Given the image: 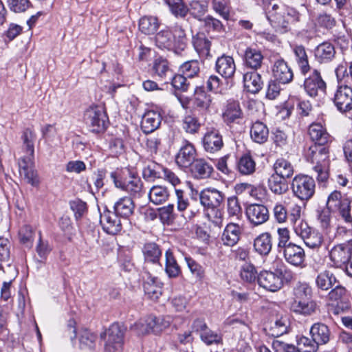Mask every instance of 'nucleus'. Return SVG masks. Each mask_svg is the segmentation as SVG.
Listing matches in <instances>:
<instances>
[{
	"instance_id": "ddd939ff",
	"label": "nucleus",
	"mask_w": 352,
	"mask_h": 352,
	"mask_svg": "<svg viewBox=\"0 0 352 352\" xmlns=\"http://www.w3.org/2000/svg\"><path fill=\"white\" fill-rule=\"evenodd\" d=\"M224 199V194L214 188H206L199 194L200 203L206 208H219Z\"/></svg>"
},
{
	"instance_id": "aec40b11",
	"label": "nucleus",
	"mask_w": 352,
	"mask_h": 352,
	"mask_svg": "<svg viewBox=\"0 0 352 352\" xmlns=\"http://www.w3.org/2000/svg\"><path fill=\"white\" fill-rule=\"evenodd\" d=\"M222 117L228 124L239 123L243 118V111L239 102L236 100H228L224 106Z\"/></svg>"
},
{
	"instance_id": "6e6552de",
	"label": "nucleus",
	"mask_w": 352,
	"mask_h": 352,
	"mask_svg": "<svg viewBox=\"0 0 352 352\" xmlns=\"http://www.w3.org/2000/svg\"><path fill=\"white\" fill-rule=\"evenodd\" d=\"M291 186L294 195L301 200H308L314 195L315 181L308 175H298L295 176Z\"/></svg>"
},
{
	"instance_id": "79ce46f5",
	"label": "nucleus",
	"mask_w": 352,
	"mask_h": 352,
	"mask_svg": "<svg viewBox=\"0 0 352 352\" xmlns=\"http://www.w3.org/2000/svg\"><path fill=\"white\" fill-rule=\"evenodd\" d=\"M155 316H149L144 318L140 319L134 324L132 329L139 335H144L153 331V327L156 325Z\"/></svg>"
},
{
	"instance_id": "e2e57ef3",
	"label": "nucleus",
	"mask_w": 352,
	"mask_h": 352,
	"mask_svg": "<svg viewBox=\"0 0 352 352\" xmlns=\"http://www.w3.org/2000/svg\"><path fill=\"white\" fill-rule=\"evenodd\" d=\"M287 321L285 318L277 319L271 327V335L274 337H278L287 332Z\"/></svg>"
},
{
	"instance_id": "a19ab883",
	"label": "nucleus",
	"mask_w": 352,
	"mask_h": 352,
	"mask_svg": "<svg viewBox=\"0 0 352 352\" xmlns=\"http://www.w3.org/2000/svg\"><path fill=\"white\" fill-rule=\"evenodd\" d=\"M142 252L145 261L152 263H158L162 255L160 247L155 243H146L142 248Z\"/></svg>"
},
{
	"instance_id": "f3484780",
	"label": "nucleus",
	"mask_w": 352,
	"mask_h": 352,
	"mask_svg": "<svg viewBox=\"0 0 352 352\" xmlns=\"http://www.w3.org/2000/svg\"><path fill=\"white\" fill-rule=\"evenodd\" d=\"M196 150L192 144L184 141L176 155V163L181 167L187 168L196 160Z\"/></svg>"
},
{
	"instance_id": "a18cd8bd",
	"label": "nucleus",
	"mask_w": 352,
	"mask_h": 352,
	"mask_svg": "<svg viewBox=\"0 0 352 352\" xmlns=\"http://www.w3.org/2000/svg\"><path fill=\"white\" fill-rule=\"evenodd\" d=\"M166 265L165 271L170 278H175L179 276L181 272L180 267L177 264L173 252L168 250L165 253Z\"/></svg>"
},
{
	"instance_id": "4d7b16f0",
	"label": "nucleus",
	"mask_w": 352,
	"mask_h": 352,
	"mask_svg": "<svg viewBox=\"0 0 352 352\" xmlns=\"http://www.w3.org/2000/svg\"><path fill=\"white\" fill-rule=\"evenodd\" d=\"M153 70L155 74L160 78H165L169 74H171V72L168 67V61L166 59L160 58H157L153 64Z\"/></svg>"
},
{
	"instance_id": "864d4df0",
	"label": "nucleus",
	"mask_w": 352,
	"mask_h": 352,
	"mask_svg": "<svg viewBox=\"0 0 352 352\" xmlns=\"http://www.w3.org/2000/svg\"><path fill=\"white\" fill-rule=\"evenodd\" d=\"M171 12L175 16L184 17L188 12V8L182 0H166Z\"/></svg>"
},
{
	"instance_id": "393cba45",
	"label": "nucleus",
	"mask_w": 352,
	"mask_h": 352,
	"mask_svg": "<svg viewBox=\"0 0 352 352\" xmlns=\"http://www.w3.org/2000/svg\"><path fill=\"white\" fill-rule=\"evenodd\" d=\"M308 134L314 144L325 145L330 141V135L320 122H313L308 129Z\"/></svg>"
},
{
	"instance_id": "13d9d810",
	"label": "nucleus",
	"mask_w": 352,
	"mask_h": 352,
	"mask_svg": "<svg viewBox=\"0 0 352 352\" xmlns=\"http://www.w3.org/2000/svg\"><path fill=\"white\" fill-rule=\"evenodd\" d=\"M227 210L230 217L239 219L241 215V208L236 197L232 196L228 198Z\"/></svg>"
},
{
	"instance_id": "5701e85b",
	"label": "nucleus",
	"mask_w": 352,
	"mask_h": 352,
	"mask_svg": "<svg viewBox=\"0 0 352 352\" xmlns=\"http://www.w3.org/2000/svg\"><path fill=\"white\" fill-rule=\"evenodd\" d=\"M100 223L103 230L109 234H116L122 229V223L118 216L107 211L100 216Z\"/></svg>"
},
{
	"instance_id": "58836bf2",
	"label": "nucleus",
	"mask_w": 352,
	"mask_h": 352,
	"mask_svg": "<svg viewBox=\"0 0 352 352\" xmlns=\"http://www.w3.org/2000/svg\"><path fill=\"white\" fill-rule=\"evenodd\" d=\"M315 282L318 289L327 291L336 283V278L330 271L324 270L318 274Z\"/></svg>"
},
{
	"instance_id": "423d86ee",
	"label": "nucleus",
	"mask_w": 352,
	"mask_h": 352,
	"mask_svg": "<svg viewBox=\"0 0 352 352\" xmlns=\"http://www.w3.org/2000/svg\"><path fill=\"white\" fill-rule=\"evenodd\" d=\"M326 206L332 212H338L345 223L352 226L351 199L343 197L340 191L334 190L329 194Z\"/></svg>"
},
{
	"instance_id": "bf43d9fd",
	"label": "nucleus",
	"mask_w": 352,
	"mask_h": 352,
	"mask_svg": "<svg viewBox=\"0 0 352 352\" xmlns=\"http://www.w3.org/2000/svg\"><path fill=\"white\" fill-rule=\"evenodd\" d=\"M180 71L188 78H192L199 72V63L197 60L186 62L180 67Z\"/></svg>"
},
{
	"instance_id": "09e8293b",
	"label": "nucleus",
	"mask_w": 352,
	"mask_h": 352,
	"mask_svg": "<svg viewBox=\"0 0 352 352\" xmlns=\"http://www.w3.org/2000/svg\"><path fill=\"white\" fill-rule=\"evenodd\" d=\"M175 43V52L184 50L187 45L188 38L184 30L180 26H175L172 29Z\"/></svg>"
},
{
	"instance_id": "f03ea898",
	"label": "nucleus",
	"mask_w": 352,
	"mask_h": 352,
	"mask_svg": "<svg viewBox=\"0 0 352 352\" xmlns=\"http://www.w3.org/2000/svg\"><path fill=\"white\" fill-rule=\"evenodd\" d=\"M311 288L307 283H298L294 288V299L291 304V311L304 316H311L318 308L316 301L309 300L311 296Z\"/></svg>"
},
{
	"instance_id": "774afa93",
	"label": "nucleus",
	"mask_w": 352,
	"mask_h": 352,
	"mask_svg": "<svg viewBox=\"0 0 352 352\" xmlns=\"http://www.w3.org/2000/svg\"><path fill=\"white\" fill-rule=\"evenodd\" d=\"M272 347L275 352H298V350L294 345L286 343L279 340H275L273 341Z\"/></svg>"
},
{
	"instance_id": "6ab92c4d",
	"label": "nucleus",
	"mask_w": 352,
	"mask_h": 352,
	"mask_svg": "<svg viewBox=\"0 0 352 352\" xmlns=\"http://www.w3.org/2000/svg\"><path fill=\"white\" fill-rule=\"evenodd\" d=\"M144 290L145 294L152 300H157L162 295V283L149 272H144L142 274Z\"/></svg>"
},
{
	"instance_id": "7c9ffc66",
	"label": "nucleus",
	"mask_w": 352,
	"mask_h": 352,
	"mask_svg": "<svg viewBox=\"0 0 352 352\" xmlns=\"http://www.w3.org/2000/svg\"><path fill=\"white\" fill-rule=\"evenodd\" d=\"M263 60V56L259 50L248 47L245 51L244 62L247 67L253 69H259Z\"/></svg>"
},
{
	"instance_id": "6e6d98bb",
	"label": "nucleus",
	"mask_w": 352,
	"mask_h": 352,
	"mask_svg": "<svg viewBox=\"0 0 352 352\" xmlns=\"http://www.w3.org/2000/svg\"><path fill=\"white\" fill-rule=\"evenodd\" d=\"M240 275L242 280L248 283L254 282L258 276L254 266L250 263H245L242 266Z\"/></svg>"
},
{
	"instance_id": "dca6fc26",
	"label": "nucleus",
	"mask_w": 352,
	"mask_h": 352,
	"mask_svg": "<svg viewBox=\"0 0 352 352\" xmlns=\"http://www.w3.org/2000/svg\"><path fill=\"white\" fill-rule=\"evenodd\" d=\"M258 283L263 288L270 292H276L283 286L281 278L272 272L263 271L258 276Z\"/></svg>"
},
{
	"instance_id": "37998d69",
	"label": "nucleus",
	"mask_w": 352,
	"mask_h": 352,
	"mask_svg": "<svg viewBox=\"0 0 352 352\" xmlns=\"http://www.w3.org/2000/svg\"><path fill=\"white\" fill-rule=\"evenodd\" d=\"M159 26L160 23L155 16H144L139 21V29L145 34H153Z\"/></svg>"
},
{
	"instance_id": "473e14b6",
	"label": "nucleus",
	"mask_w": 352,
	"mask_h": 352,
	"mask_svg": "<svg viewBox=\"0 0 352 352\" xmlns=\"http://www.w3.org/2000/svg\"><path fill=\"white\" fill-rule=\"evenodd\" d=\"M311 338L320 344L327 343L330 338V331L328 327L322 323H316L310 329Z\"/></svg>"
},
{
	"instance_id": "cd10ccee",
	"label": "nucleus",
	"mask_w": 352,
	"mask_h": 352,
	"mask_svg": "<svg viewBox=\"0 0 352 352\" xmlns=\"http://www.w3.org/2000/svg\"><path fill=\"white\" fill-rule=\"evenodd\" d=\"M155 42L160 49L175 51V43L172 30L166 29L159 32L155 36Z\"/></svg>"
},
{
	"instance_id": "de8ad7c7",
	"label": "nucleus",
	"mask_w": 352,
	"mask_h": 352,
	"mask_svg": "<svg viewBox=\"0 0 352 352\" xmlns=\"http://www.w3.org/2000/svg\"><path fill=\"white\" fill-rule=\"evenodd\" d=\"M237 168L242 175H251L255 171L256 163L252 156L244 155L239 159L237 163Z\"/></svg>"
},
{
	"instance_id": "72a5a7b5",
	"label": "nucleus",
	"mask_w": 352,
	"mask_h": 352,
	"mask_svg": "<svg viewBox=\"0 0 352 352\" xmlns=\"http://www.w3.org/2000/svg\"><path fill=\"white\" fill-rule=\"evenodd\" d=\"M191 166L192 173L198 179L209 177L213 170L212 166L204 159H197Z\"/></svg>"
},
{
	"instance_id": "603ef678",
	"label": "nucleus",
	"mask_w": 352,
	"mask_h": 352,
	"mask_svg": "<svg viewBox=\"0 0 352 352\" xmlns=\"http://www.w3.org/2000/svg\"><path fill=\"white\" fill-rule=\"evenodd\" d=\"M319 344L315 341L314 339H311L302 336L298 341V351L300 352H316L318 349Z\"/></svg>"
},
{
	"instance_id": "338daca9",
	"label": "nucleus",
	"mask_w": 352,
	"mask_h": 352,
	"mask_svg": "<svg viewBox=\"0 0 352 352\" xmlns=\"http://www.w3.org/2000/svg\"><path fill=\"white\" fill-rule=\"evenodd\" d=\"M199 336L201 341L207 345L218 344L221 340V336L208 327L204 331L201 332Z\"/></svg>"
},
{
	"instance_id": "1a4fd4ad",
	"label": "nucleus",
	"mask_w": 352,
	"mask_h": 352,
	"mask_svg": "<svg viewBox=\"0 0 352 352\" xmlns=\"http://www.w3.org/2000/svg\"><path fill=\"white\" fill-rule=\"evenodd\" d=\"M124 329L118 323L110 326L105 333V352H120L124 343Z\"/></svg>"
},
{
	"instance_id": "3c124183",
	"label": "nucleus",
	"mask_w": 352,
	"mask_h": 352,
	"mask_svg": "<svg viewBox=\"0 0 352 352\" xmlns=\"http://www.w3.org/2000/svg\"><path fill=\"white\" fill-rule=\"evenodd\" d=\"M208 10V3L205 1L192 0L190 3L188 11L195 18L200 19Z\"/></svg>"
},
{
	"instance_id": "0eeeda50",
	"label": "nucleus",
	"mask_w": 352,
	"mask_h": 352,
	"mask_svg": "<svg viewBox=\"0 0 352 352\" xmlns=\"http://www.w3.org/2000/svg\"><path fill=\"white\" fill-rule=\"evenodd\" d=\"M84 120L89 130L96 133L104 132L109 124L105 111L98 106L87 109L84 113Z\"/></svg>"
},
{
	"instance_id": "9b49d317",
	"label": "nucleus",
	"mask_w": 352,
	"mask_h": 352,
	"mask_svg": "<svg viewBox=\"0 0 352 352\" xmlns=\"http://www.w3.org/2000/svg\"><path fill=\"white\" fill-rule=\"evenodd\" d=\"M282 252L285 261L289 265L300 269L305 267V252L301 246L289 243Z\"/></svg>"
},
{
	"instance_id": "4468645a",
	"label": "nucleus",
	"mask_w": 352,
	"mask_h": 352,
	"mask_svg": "<svg viewBox=\"0 0 352 352\" xmlns=\"http://www.w3.org/2000/svg\"><path fill=\"white\" fill-rule=\"evenodd\" d=\"M333 102L340 112H347L352 109V89L346 85L338 88Z\"/></svg>"
},
{
	"instance_id": "20e7f679",
	"label": "nucleus",
	"mask_w": 352,
	"mask_h": 352,
	"mask_svg": "<svg viewBox=\"0 0 352 352\" xmlns=\"http://www.w3.org/2000/svg\"><path fill=\"white\" fill-rule=\"evenodd\" d=\"M22 154L18 159L19 173L28 183L36 186L39 179L34 166V144H22Z\"/></svg>"
},
{
	"instance_id": "8fccbe9b",
	"label": "nucleus",
	"mask_w": 352,
	"mask_h": 352,
	"mask_svg": "<svg viewBox=\"0 0 352 352\" xmlns=\"http://www.w3.org/2000/svg\"><path fill=\"white\" fill-rule=\"evenodd\" d=\"M302 241L308 248L311 249H318L322 244L323 236L319 232L313 229Z\"/></svg>"
},
{
	"instance_id": "412c9836",
	"label": "nucleus",
	"mask_w": 352,
	"mask_h": 352,
	"mask_svg": "<svg viewBox=\"0 0 352 352\" xmlns=\"http://www.w3.org/2000/svg\"><path fill=\"white\" fill-rule=\"evenodd\" d=\"M272 74L276 81L282 84L289 83L293 79V72L283 59L276 60L272 67Z\"/></svg>"
},
{
	"instance_id": "a211bd4d",
	"label": "nucleus",
	"mask_w": 352,
	"mask_h": 352,
	"mask_svg": "<svg viewBox=\"0 0 352 352\" xmlns=\"http://www.w3.org/2000/svg\"><path fill=\"white\" fill-rule=\"evenodd\" d=\"M249 221L254 226L265 223L269 219V212L266 206L262 204H250L246 209Z\"/></svg>"
},
{
	"instance_id": "39448f33",
	"label": "nucleus",
	"mask_w": 352,
	"mask_h": 352,
	"mask_svg": "<svg viewBox=\"0 0 352 352\" xmlns=\"http://www.w3.org/2000/svg\"><path fill=\"white\" fill-rule=\"evenodd\" d=\"M110 177L115 186L133 196L139 197L142 188L140 178L131 173L129 170H120L111 172Z\"/></svg>"
},
{
	"instance_id": "a878e982",
	"label": "nucleus",
	"mask_w": 352,
	"mask_h": 352,
	"mask_svg": "<svg viewBox=\"0 0 352 352\" xmlns=\"http://www.w3.org/2000/svg\"><path fill=\"white\" fill-rule=\"evenodd\" d=\"M241 234V228L239 224L228 223L221 237V241L224 245L232 247L236 245L240 239Z\"/></svg>"
},
{
	"instance_id": "9d476101",
	"label": "nucleus",
	"mask_w": 352,
	"mask_h": 352,
	"mask_svg": "<svg viewBox=\"0 0 352 352\" xmlns=\"http://www.w3.org/2000/svg\"><path fill=\"white\" fill-rule=\"evenodd\" d=\"M351 254L352 239L333 246L329 252L330 260L337 267H342Z\"/></svg>"
},
{
	"instance_id": "052dcab7",
	"label": "nucleus",
	"mask_w": 352,
	"mask_h": 352,
	"mask_svg": "<svg viewBox=\"0 0 352 352\" xmlns=\"http://www.w3.org/2000/svg\"><path fill=\"white\" fill-rule=\"evenodd\" d=\"M212 8L223 19L228 20L230 16V8L227 0H213Z\"/></svg>"
},
{
	"instance_id": "f257e3e1",
	"label": "nucleus",
	"mask_w": 352,
	"mask_h": 352,
	"mask_svg": "<svg viewBox=\"0 0 352 352\" xmlns=\"http://www.w3.org/2000/svg\"><path fill=\"white\" fill-rule=\"evenodd\" d=\"M265 11L271 25L280 33L287 32L290 24L299 21V13L281 2H269L265 6Z\"/></svg>"
},
{
	"instance_id": "5fc2aeb1",
	"label": "nucleus",
	"mask_w": 352,
	"mask_h": 352,
	"mask_svg": "<svg viewBox=\"0 0 352 352\" xmlns=\"http://www.w3.org/2000/svg\"><path fill=\"white\" fill-rule=\"evenodd\" d=\"M332 212L326 206L318 214V221L322 229L327 232L332 228L331 213Z\"/></svg>"
},
{
	"instance_id": "4be33fe9",
	"label": "nucleus",
	"mask_w": 352,
	"mask_h": 352,
	"mask_svg": "<svg viewBox=\"0 0 352 352\" xmlns=\"http://www.w3.org/2000/svg\"><path fill=\"white\" fill-rule=\"evenodd\" d=\"M215 69L217 72L222 77L225 78H232L236 71L234 58L230 56L222 55L217 58Z\"/></svg>"
},
{
	"instance_id": "ea45409f",
	"label": "nucleus",
	"mask_w": 352,
	"mask_h": 352,
	"mask_svg": "<svg viewBox=\"0 0 352 352\" xmlns=\"http://www.w3.org/2000/svg\"><path fill=\"white\" fill-rule=\"evenodd\" d=\"M274 174L285 179L291 177L294 174V167L292 164L285 159L276 160L274 164Z\"/></svg>"
},
{
	"instance_id": "680f3d73",
	"label": "nucleus",
	"mask_w": 352,
	"mask_h": 352,
	"mask_svg": "<svg viewBox=\"0 0 352 352\" xmlns=\"http://www.w3.org/2000/svg\"><path fill=\"white\" fill-rule=\"evenodd\" d=\"M211 98L209 95L203 91H196L194 98V104L198 108L206 109L209 107Z\"/></svg>"
},
{
	"instance_id": "2f4dec72",
	"label": "nucleus",
	"mask_w": 352,
	"mask_h": 352,
	"mask_svg": "<svg viewBox=\"0 0 352 352\" xmlns=\"http://www.w3.org/2000/svg\"><path fill=\"white\" fill-rule=\"evenodd\" d=\"M269 136V129L265 124L261 121L254 122L250 129V137L252 140L258 144H263L267 142Z\"/></svg>"
},
{
	"instance_id": "f704fd0d",
	"label": "nucleus",
	"mask_w": 352,
	"mask_h": 352,
	"mask_svg": "<svg viewBox=\"0 0 352 352\" xmlns=\"http://www.w3.org/2000/svg\"><path fill=\"white\" fill-rule=\"evenodd\" d=\"M272 247V236L268 232L262 233L254 239V248L261 255H267Z\"/></svg>"
},
{
	"instance_id": "bb28decb",
	"label": "nucleus",
	"mask_w": 352,
	"mask_h": 352,
	"mask_svg": "<svg viewBox=\"0 0 352 352\" xmlns=\"http://www.w3.org/2000/svg\"><path fill=\"white\" fill-rule=\"evenodd\" d=\"M243 80L245 89L252 94L258 93L263 85L261 76L255 71L245 72Z\"/></svg>"
},
{
	"instance_id": "e433bc0d",
	"label": "nucleus",
	"mask_w": 352,
	"mask_h": 352,
	"mask_svg": "<svg viewBox=\"0 0 352 352\" xmlns=\"http://www.w3.org/2000/svg\"><path fill=\"white\" fill-rule=\"evenodd\" d=\"M170 196V192L166 186H153L148 192V199L155 205L165 203Z\"/></svg>"
},
{
	"instance_id": "4c0bfd02",
	"label": "nucleus",
	"mask_w": 352,
	"mask_h": 352,
	"mask_svg": "<svg viewBox=\"0 0 352 352\" xmlns=\"http://www.w3.org/2000/svg\"><path fill=\"white\" fill-rule=\"evenodd\" d=\"M267 186L273 193L278 195H283L288 190L287 179L274 173L268 178Z\"/></svg>"
},
{
	"instance_id": "0e129e2a",
	"label": "nucleus",
	"mask_w": 352,
	"mask_h": 352,
	"mask_svg": "<svg viewBox=\"0 0 352 352\" xmlns=\"http://www.w3.org/2000/svg\"><path fill=\"white\" fill-rule=\"evenodd\" d=\"M71 209L74 212L76 219H80L87 211V206L86 202L80 199H75L69 203Z\"/></svg>"
},
{
	"instance_id": "b1692460",
	"label": "nucleus",
	"mask_w": 352,
	"mask_h": 352,
	"mask_svg": "<svg viewBox=\"0 0 352 352\" xmlns=\"http://www.w3.org/2000/svg\"><path fill=\"white\" fill-rule=\"evenodd\" d=\"M161 113L155 110L146 111L142 119L141 127L145 133H150L157 129L162 122Z\"/></svg>"
},
{
	"instance_id": "c9c22d12",
	"label": "nucleus",
	"mask_w": 352,
	"mask_h": 352,
	"mask_svg": "<svg viewBox=\"0 0 352 352\" xmlns=\"http://www.w3.org/2000/svg\"><path fill=\"white\" fill-rule=\"evenodd\" d=\"M192 45L200 56L207 57L210 55L211 43L204 33L199 32L193 36Z\"/></svg>"
},
{
	"instance_id": "7ed1b4c3",
	"label": "nucleus",
	"mask_w": 352,
	"mask_h": 352,
	"mask_svg": "<svg viewBox=\"0 0 352 352\" xmlns=\"http://www.w3.org/2000/svg\"><path fill=\"white\" fill-rule=\"evenodd\" d=\"M307 159L314 164L313 168L317 173L319 182H324L328 178L329 167V150L324 145L314 144L309 148Z\"/></svg>"
},
{
	"instance_id": "2eb2a0df",
	"label": "nucleus",
	"mask_w": 352,
	"mask_h": 352,
	"mask_svg": "<svg viewBox=\"0 0 352 352\" xmlns=\"http://www.w3.org/2000/svg\"><path fill=\"white\" fill-rule=\"evenodd\" d=\"M203 146L207 152L212 153L221 150L223 142L219 130L214 128L208 129L203 138Z\"/></svg>"
},
{
	"instance_id": "49530a36",
	"label": "nucleus",
	"mask_w": 352,
	"mask_h": 352,
	"mask_svg": "<svg viewBox=\"0 0 352 352\" xmlns=\"http://www.w3.org/2000/svg\"><path fill=\"white\" fill-rule=\"evenodd\" d=\"M294 52L301 72L303 74H307L310 70V66L305 47L302 45L295 46Z\"/></svg>"
},
{
	"instance_id": "69168bd1",
	"label": "nucleus",
	"mask_w": 352,
	"mask_h": 352,
	"mask_svg": "<svg viewBox=\"0 0 352 352\" xmlns=\"http://www.w3.org/2000/svg\"><path fill=\"white\" fill-rule=\"evenodd\" d=\"M292 225L294 232L302 239H305L313 230L304 220L297 221Z\"/></svg>"
},
{
	"instance_id": "c03bdc74",
	"label": "nucleus",
	"mask_w": 352,
	"mask_h": 352,
	"mask_svg": "<svg viewBox=\"0 0 352 352\" xmlns=\"http://www.w3.org/2000/svg\"><path fill=\"white\" fill-rule=\"evenodd\" d=\"M182 128L187 133H197L201 126L198 118L192 113L186 114L182 120Z\"/></svg>"
},
{
	"instance_id": "c85d7f7f",
	"label": "nucleus",
	"mask_w": 352,
	"mask_h": 352,
	"mask_svg": "<svg viewBox=\"0 0 352 352\" xmlns=\"http://www.w3.org/2000/svg\"><path fill=\"white\" fill-rule=\"evenodd\" d=\"M336 54L334 46L329 42H323L314 50L316 59L320 63L331 61Z\"/></svg>"
},
{
	"instance_id": "f8f14e48",
	"label": "nucleus",
	"mask_w": 352,
	"mask_h": 352,
	"mask_svg": "<svg viewBox=\"0 0 352 352\" xmlns=\"http://www.w3.org/2000/svg\"><path fill=\"white\" fill-rule=\"evenodd\" d=\"M304 88L311 97L322 96L325 94L326 83L322 79L320 73L314 69L305 80Z\"/></svg>"
},
{
	"instance_id": "c756f323",
	"label": "nucleus",
	"mask_w": 352,
	"mask_h": 352,
	"mask_svg": "<svg viewBox=\"0 0 352 352\" xmlns=\"http://www.w3.org/2000/svg\"><path fill=\"white\" fill-rule=\"evenodd\" d=\"M134 209V203L129 197L120 198L114 204V213L125 219L129 218L133 213Z\"/></svg>"
}]
</instances>
